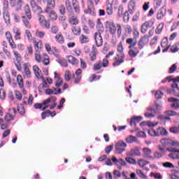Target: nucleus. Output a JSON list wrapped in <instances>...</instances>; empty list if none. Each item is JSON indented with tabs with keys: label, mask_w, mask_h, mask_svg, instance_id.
Wrapping results in <instances>:
<instances>
[{
	"label": "nucleus",
	"mask_w": 179,
	"mask_h": 179,
	"mask_svg": "<svg viewBox=\"0 0 179 179\" xmlns=\"http://www.w3.org/2000/svg\"><path fill=\"white\" fill-rule=\"evenodd\" d=\"M65 6L67 13L80 14V3L78 0H66Z\"/></svg>",
	"instance_id": "nucleus-1"
},
{
	"label": "nucleus",
	"mask_w": 179,
	"mask_h": 179,
	"mask_svg": "<svg viewBox=\"0 0 179 179\" xmlns=\"http://www.w3.org/2000/svg\"><path fill=\"white\" fill-rule=\"evenodd\" d=\"M24 14L22 15L21 19L27 29H31V23L29 20L33 18V15H31V10L29 4H26L23 8Z\"/></svg>",
	"instance_id": "nucleus-2"
},
{
	"label": "nucleus",
	"mask_w": 179,
	"mask_h": 179,
	"mask_svg": "<svg viewBox=\"0 0 179 179\" xmlns=\"http://www.w3.org/2000/svg\"><path fill=\"white\" fill-rule=\"evenodd\" d=\"M118 54L117 57H115V62L113 63V66H118L124 62V59L125 58V55H124V47H122V42H120L117 45Z\"/></svg>",
	"instance_id": "nucleus-3"
},
{
	"label": "nucleus",
	"mask_w": 179,
	"mask_h": 179,
	"mask_svg": "<svg viewBox=\"0 0 179 179\" xmlns=\"http://www.w3.org/2000/svg\"><path fill=\"white\" fill-rule=\"evenodd\" d=\"M110 55H113V52H110L108 55H106V58L103 59V61H99L94 64V71H100L101 68H107L108 66V59Z\"/></svg>",
	"instance_id": "nucleus-4"
},
{
	"label": "nucleus",
	"mask_w": 179,
	"mask_h": 179,
	"mask_svg": "<svg viewBox=\"0 0 179 179\" xmlns=\"http://www.w3.org/2000/svg\"><path fill=\"white\" fill-rule=\"evenodd\" d=\"M45 50L47 51L48 54H50V55H54L56 58H59V50L55 46L51 48V44L50 43H45Z\"/></svg>",
	"instance_id": "nucleus-5"
},
{
	"label": "nucleus",
	"mask_w": 179,
	"mask_h": 179,
	"mask_svg": "<svg viewBox=\"0 0 179 179\" xmlns=\"http://www.w3.org/2000/svg\"><path fill=\"white\" fill-rule=\"evenodd\" d=\"M127 143L122 141H117L115 145V153L116 155H121L125 152V148H127Z\"/></svg>",
	"instance_id": "nucleus-6"
},
{
	"label": "nucleus",
	"mask_w": 179,
	"mask_h": 179,
	"mask_svg": "<svg viewBox=\"0 0 179 179\" xmlns=\"http://www.w3.org/2000/svg\"><path fill=\"white\" fill-rule=\"evenodd\" d=\"M38 20L41 27L48 29L51 27V22H50V20H47L44 15H38Z\"/></svg>",
	"instance_id": "nucleus-7"
},
{
	"label": "nucleus",
	"mask_w": 179,
	"mask_h": 179,
	"mask_svg": "<svg viewBox=\"0 0 179 179\" xmlns=\"http://www.w3.org/2000/svg\"><path fill=\"white\" fill-rule=\"evenodd\" d=\"M13 54L15 57V61L17 63L15 64V68L19 72H22V64L20 62H22V55L17 50H13Z\"/></svg>",
	"instance_id": "nucleus-8"
},
{
	"label": "nucleus",
	"mask_w": 179,
	"mask_h": 179,
	"mask_svg": "<svg viewBox=\"0 0 179 179\" xmlns=\"http://www.w3.org/2000/svg\"><path fill=\"white\" fill-rule=\"evenodd\" d=\"M87 8L84 10V13H85V15H90L91 16H96L93 0H87Z\"/></svg>",
	"instance_id": "nucleus-9"
},
{
	"label": "nucleus",
	"mask_w": 179,
	"mask_h": 179,
	"mask_svg": "<svg viewBox=\"0 0 179 179\" xmlns=\"http://www.w3.org/2000/svg\"><path fill=\"white\" fill-rule=\"evenodd\" d=\"M68 14V22L70 26H78L79 24V17L75 15V13H67Z\"/></svg>",
	"instance_id": "nucleus-10"
},
{
	"label": "nucleus",
	"mask_w": 179,
	"mask_h": 179,
	"mask_svg": "<svg viewBox=\"0 0 179 179\" xmlns=\"http://www.w3.org/2000/svg\"><path fill=\"white\" fill-rule=\"evenodd\" d=\"M30 6L35 13H37L38 15H42V13H44V10H43V8L41 6H38L37 3L36 2V0H31L30 1Z\"/></svg>",
	"instance_id": "nucleus-11"
},
{
	"label": "nucleus",
	"mask_w": 179,
	"mask_h": 179,
	"mask_svg": "<svg viewBox=\"0 0 179 179\" xmlns=\"http://www.w3.org/2000/svg\"><path fill=\"white\" fill-rule=\"evenodd\" d=\"M54 8H45L44 13H46L50 19V20L54 21L58 19V15L55 10H52Z\"/></svg>",
	"instance_id": "nucleus-12"
},
{
	"label": "nucleus",
	"mask_w": 179,
	"mask_h": 179,
	"mask_svg": "<svg viewBox=\"0 0 179 179\" xmlns=\"http://www.w3.org/2000/svg\"><path fill=\"white\" fill-rule=\"evenodd\" d=\"M160 143L162 146H176V148H179V142L178 141H173L169 138H162L160 140Z\"/></svg>",
	"instance_id": "nucleus-13"
},
{
	"label": "nucleus",
	"mask_w": 179,
	"mask_h": 179,
	"mask_svg": "<svg viewBox=\"0 0 179 179\" xmlns=\"http://www.w3.org/2000/svg\"><path fill=\"white\" fill-rule=\"evenodd\" d=\"M167 152H171V153L169 154V157L173 160H178L179 159V150H177L174 148H166Z\"/></svg>",
	"instance_id": "nucleus-14"
},
{
	"label": "nucleus",
	"mask_w": 179,
	"mask_h": 179,
	"mask_svg": "<svg viewBox=\"0 0 179 179\" xmlns=\"http://www.w3.org/2000/svg\"><path fill=\"white\" fill-rule=\"evenodd\" d=\"M142 120H143V117L141 116H134L131 119H127V122H129L130 127L135 128L136 124H139Z\"/></svg>",
	"instance_id": "nucleus-15"
},
{
	"label": "nucleus",
	"mask_w": 179,
	"mask_h": 179,
	"mask_svg": "<svg viewBox=\"0 0 179 179\" xmlns=\"http://www.w3.org/2000/svg\"><path fill=\"white\" fill-rule=\"evenodd\" d=\"M16 117V109L15 108L9 109V113H7L5 116V120L7 122L13 121Z\"/></svg>",
	"instance_id": "nucleus-16"
},
{
	"label": "nucleus",
	"mask_w": 179,
	"mask_h": 179,
	"mask_svg": "<svg viewBox=\"0 0 179 179\" xmlns=\"http://www.w3.org/2000/svg\"><path fill=\"white\" fill-rule=\"evenodd\" d=\"M113 163H114L115 166H117V168L119 170H121V169H122L121 166H127V162H125L124 159L121 158L117 159L115 157H113Z\"/></svg>",
	"instance_id": "nucleus-17"
},
{
	"label": "nucleus",
	"mask_w": 179,
	"mask_h": 179,
	"mask_svg": "<svg viewBox=\"0 0 179 179\" xmlns=\"http://www.w3.org/2000/svg\"><path fill=\"white\" fill-rule=\"evenodd\" d=\"M38 3H45V8H50V9H54L55 8V0H36Z\"/></svg>",
	"instance_id": "nucleus-18"
},
{
	"label": "nucleus",
	"mask_w": 179,
	"mask_h": 179,
	"mask_svg": "<svg viewBox=\"0 0 179 179\" xmlns=\"http://www.w3.org/2000/svg\"><path fill=\"white\" fill-rule=\"evenodd\" d=\"M33 101H34V96L31 94L29 95V97L24 96L22 98V104L24 106H33Z\"/></svg>",
	"instance_id": "nucleus-19"
},
{
	"label": "nucleus",
	"mask_w": 179,
	"mask_h": 179,
	"mask_svg": "<svg viewBox=\"0 0 179 179\" xmlns=\"http://www.w3.org/2000/svg\"><path fill=\"white\" fill-rule=\"evenodd\" d=\"M155 108H152L150 106L147 108V111H150V113H153L154 114H157V111L162 110V103L155 101Z\"/></svg>",
	"instance_id": "nucleus-20"
},
{
	"label": "nucleus",
	"mask_w": 179,
	"mask_h": 179,
	"mask_svg": "<svg viewBox=\"0 0 179 179\" xmlns=\"http://www.w3.org/2000/svg\"><path fill=\"white\" fill-rule=\"evenodd\" d=\"M94 37L97 47H101L103 45V37H101V33L100 31L96 32L94 34Z\"/></svg>",
	"instance_id": "nucleus-21"
},
{
	"label": "nucleus",
	"mask_w": 179,
	"mask_h": 179,
	"mask_svg": "<svg viewBox=\"0 0 179 179\" xmlns=\"http://www.w3.org/2000/svg\"><path fill=\"white\" fill-rule=\"evenodd\" d=\"M33 44L35 52H36V51H41L44 47V45H43V41L41 40L37 41L35 39L33 41Z\"/></svg>",
	"instance_id": "nucleus-22"
},
{
	"label": "nucleus",
	"mask_w": 179,
	"mask_h": 179,
	"mask_svg": "<svg viewBox=\"0 0 179 179\" xmlns=\"http://www.w3.org/2000/svg\"><path fill=\"white\" fill-rule=\"evenodd\" d=\"M155 24V22L152 21H146L141 25V33L145 34L148 31V29H150Z\"/></svg>",
	"instance_id": "nucleus-23"
},
{
	"label": "nucleus",
	"mask_w": 179,
	"mask_h": 179,
	"mask_svg": "<svg viewBox=\"0 0 179 179\" xmlns=\"http://www.w3.org/2000/svg\"><path fill=\"white\" fill-rule=\"evenodd\" d=\"M55 83L56 87H61L64 85V80L57 72H55Z\"/></svg>",
	"instance_id": "nucleus-24"
},
{
	"label": "nucleus",
	"mask_w": 179,
	"mask_h": 179,
	"mask_svg": "<svg viewBox=\"0 0 179 179\" xmlns=\"http://www.w3.org/2000/svg\"><path fill=\"white\" fill-rule=\"evenodd\" d=\"M33 72L37 78V79H43L44 77L41 75V70L40 69V67L37 64H35L32 66Z\"/></svg>",
	"instance_id": "nucleus-25"
},
{
	"label": "nucleus",
	"mask_w": 179,
	"mask_h": 179,
	"mask_svg": "<svg viewBox=\"0 0 179 179\" xmlns=\"http://www.w3.org/2000/svg\"><path fill=\"white\" fill-rule=\"evenodd\" d=\"M13 33L15 34L14 38L16 41L22 40V31H20L19 27H14L13 28Z\"/></svg>",
	"instance_id": "nucleus-26"
},
{
	"label": "nucleus",
	"mask_w": 179,
	"mask_h": 179,
	"mask_svg": "<svg viewBox=\"0 0 179 179\" xmlns=\"http://www.w3.org/2000/svg\"><path fill=\"white\" fill-rule=\"evenodd\" d=\"M3 19L6 24V26H10V15L9 14L8 10H3Z\"/></svg>",
	"instance_id": "nucleus-27"
},
{
	"label": "nucleus",
	"mask_w": 179,
	"mask_h": 179,
	"mask_svg": "<svg viewBox=\"0 0 179 179\" xmlns=\"http://www.w3.org/2000/svg\"><path fill=\"white\" fill-rule=\"evenodd\" d=\"M22 69L27 78H31V71L30 70V65L29 63H24L22 64Z\"/></svg>",
	"instance_id": "nucleus-28"
},
{
	"label": "nucleus",
	"mask_w": 179,
	"mask_h": 179,
	"mask_svg": "<svg viewBox=\"0 0 179 179\" xmlns=\"http://www.w3.org/2000/svg\"><path fill=\"white\" fill-rule=\"evenodd\" d=\"M149 43V36L145 35L143 37H142L140 41H138V48L140 50H142L146 44Z\"/></svg>",
	"instance_id": "nucleus-29"
},
{
	"label": "nucleus",
	"mask_w": 179,
	"mask_h": 179,
	"mask_svg": "<svg viewBox=\"0 0 179 179\" xmlns=\"http://www.w3.org/2000/svg\"><path fill=\"white\" fill-rule=\"evenodd\" d=\"M138 147H134L128 153L130 157H134V156L141 157V151Z\"/></svg>",
	"instance_id": "nucleus-30"
},
{
	"label": "nucleus",
	"mask_w": 179,
	"mask_h": 179,
	"mask_svg": "<svg viewBox=\"0 0 179 179\" xmlns=\"http://www.w3.org/2000/svg\"><path fill=\"white\" fill-rule=\"evenodd\" d=\"M50 56L48 55V54L43 52L41 64H43V65H45V66H48V65H50Z\"/></svg>",
	"instance_id": "nucleus-31"
},
{
	"label": "nucleus",
	"mask_w": 179,
	"mask_h": 179,
	"mask_svg": "<svg viewBox=\"0 0 179 179\" xmlns=\"http://www.w3.org/2000/svg\"><path fill=\"white\" fill-rule=\"evenodd\" d=\"M11 8H14L16 12L22 10V6L23 5V0H17V2L10 4Z\"/></svg>",
	"instance_id": "nucleus-32"
},
{
	"label": "nucleus",
	"mask_w": 179,
	"mask_h": 179,
	"mask_svg": "<svg viewBox=\"0 0 179 179\" xmlns=\"http://www.w3.org/2000/svg\"><path fill=\"white\" fill-rule=\"evenodd\" d=\"M166 6H162L161 9H159L157 12V20H162L166 16Z\"/></svg>",
	"instance_id": "nucleus-33"
},
{
	"label": "nucleus",
	"mask_w": 179,
	"mask_h": 179,
	"mask_svg": "<svg viewBox=\"0 0 179 179\" xmlns=\"http://www.w3.org/2000/svg\"><path fill=\"white\" fill-rule=\"evenodd\" d=\"M135 9H136V3H135V0H131L128 3V10L130 15H132V13L135 12Z\"/></svg>",
	"instance_id": "nucleus-34"
},
{
	"label": "nucleus",
	"mask_w": 179,
	"mask_h": 179,
	"mask_svg": "<svg viewBox=\"0 0 179 179\" xmlns=\"http://www.w3.org/2000/svg\"><path fill=\"white\" fill-rule=\"evenodd\" d=\"M48 100H49V108L50 110H54L57 106V97L52 96L50 98H48Z\"/></svg>",
	"instance_id": "nucleus-35"
},
{
	"label": "nucleus",
	"mask_w": 179,
	"mask_h": 179,
	"mask_svg": "<svg viewBox=\"0 0 179 179\" xmlns=\"http://www.w3.org/2000/svg\"><path fill=\"white\" fill-rule=\"evenodd\" d=\"M79 41L80 44H87L90 41V38L89 36L82 34L79 37Z\"/></svg>",
	"instance_id": "nucleus-36"
},
{
	"label": "nucleus",
	"mask_w": 179,
	"mask_h": 179,
	"mask_svg": "<svg viewBox=\"0 0 179 179\" xmlns=\"http://www.w3.org/2000/svg\"><path fill=\"white\" fill-rule=\"evenodd\" d=\"M105 31L106 33H110V34H113V22L106 21L105 22Z\"/></svg>",
	"instance_id": "nucleus-37"
},
{
	"label": "nucleus",
	"mask_w": 179,
	"mask_h": 179,
	"mask_svg": "<svg viewBox=\"0 0 179 179\" xmlns=\"http://www.w3.org/2000/svg\"><path fill=\"white\" fill-rule=\"evenodd\" d=\"M45 94H61L62 93V90L59 89L57 90V88H53V90H51L50 88L45 90Z\"/></svg>",
	"instance_id": "nucleus-38"
},
{
	"label": "nucleus",
	"mask_w": 179,
	"mask_h": 179,
	"mask_svg": "<svg viewBox=\"0 0 179 179\" xmlns=\"http://www.w3.org/2000/svg\"><path fill=\"white\" fill-rule=\"evenodd\" d=\"M106 13L113 15V0H106Z\"/></svg>",
	"instance_id": "nucleus-39"
},
{
	"label": "nucleus",
	"mask_w": 179,
	"mask_h": 179,
	"mask_svg": "<svg viewBox=\"0 0 179 179\" xmlns=\"http://www.w3.org/2000/svg\"><path fill=\"white\" fill-rule=\"evenodd\" d=\"M71 31L74 36H79L82 31V28H80V26L71 25Z\"/></svg>",
	"instance_id": "nucleus-40"
},
{
	"label": "nucleus",
	"mask_w": 179,
	"mask_h": 179,
	"mask_svg": "<svg viewBox=\"0 0 179 179\" xmlns=\"http://www.w3.org/2000/svg\"><path fill=\"white\" fill-rule=\"evenodd\" d=\"M113 33L115 31H117V37L119 38L121 37V34H122V28L121 27V24H117L116 25H115L113 24Z\"/></svg>",
	"instance_id": "nucleus-41"
},
{
	"label": "nucleus",
	"mask_w": 179,
	"mask_h": 179,
	"mask_svg": "<svg viewBox=\"0 0 179 179\" xmlns=\"http://www.w3.org/2000/svg\"><path fill=\"white\" fill-rule=\"evenodd\" d=\"M143 153L145 159H148L149 160H151L152 156L150 155H152V150L148 148H143Z\"/></svg>",
	"instance_id": "nucleus-42"
},
{
	"label": "nucleus",
	"mask_w": 179,
	"mask_h": 179,
	"mask_svg": "<svg viewBox=\"0 0 179 179\" xmlns=\"http://www.w3.org/2000/svg\"><path fill=\"white\" fill-rule=\"evenodd\" d=\"M55 38L56 40V42L59 44H64V43H65V38H64V35H62V33L61 32L58 33L55 36Z\"/></svg>",
	"instance_id": "nucleus-43"
},
{
	"label": "nucleus",
	"mask_w": 179,
	"mask_h": 179,
	"mask_svg": "<svg viewBox=\"0 0 179 179\" xmlns=\"http://www.w3.org/2000/svg\"><path fill=\"white\" fill-rule=\"evenodd\" d=\"M17 83L20 89H23L24 87V80H23V76L20 74L17 76Z\"/></svg>",
	"instance_id": "nucleus-44"
},
{
	"label": "nucleus",
	"mask_w": 179,
	"mask_h": 179,
	"mask_svg": "<svg viewBox=\"0 0 179 179\" xmlns=\"http://www.w3.org/2000/svg\"><path fill=\"white\" fill-rule=\"evenodd\" d=\"M157 136H160V135H162V136H166V135H169V131H167L166 129L163 127H159L157 129Z\"/></svg>",
	"instance_id": "nucleus-45"
},
{
	"label": "nucleus",
	"mask_w": 179,
	"mask_h": 179,
	"mask_svg": "<svg viewBox=\"0 0 179 179\" xmlns=\"http://www.w3.org/2000/svg\"><path fill=\"white\" fill-rule=\"evenodd\" d=\"M68 62L71 64V65H78L79 64V60H78V59L74 56L69 55L68 56Z\"/></svg>",
	"instance_id": "nucleus-46"
},
{
	"label": "nucleus",
	"mask_w": 179,
	"mask_h": 179,
	"mask_svg": "<svg viewBox=\"0 0 179 179\" xmlns=\"http://www.w3.org/2000/svg\"><path fill=\"white\" fill-rule=\"evenodd\" d=\"M34 59L38 64H41V58L43 57V53L40 51L34 52Z\"/></svg>",
	"instance_id": "nucleus-47"
},
{
	"label": "nucleus",
	"mask_w": 179,
	"mask_h": 179,
	"mask_svg": "<svg viewBox=\"0 0 179 179\" xmlns=\"http://www.w3.org/2000/svg\"><path fill=\"white\" fill-rule=\"evenodd\" d=\"M35 36L38 37V38H44L45 37V31L37 29L35 32Z\"/></svg>",
	"instance_id": "nucleus-48"
},
{
	"label": "nucleus",
	"mask_w": 179,
	"mask_h": 179,
	"mask_svg": "<svg viewBox=\"0 0 179 179\" xmlns=\"http://www.w3.org/2000/svg\"><path fill=\"white\" fill-rule=\"evenodd\" d=\"M72 78H75V74L71 73L69 71H66L64 79L66 82H69Z\"/></svg>",
	"instance_id": "nucleus-49"
},
{
	"label": "nucleus",
	"mask_w": 179,
	"mask_h": 179,
	"mask_svg": "<svg viewBox=\"0 0 179 179\" xmlns=\"http://www.w3.org/2000/svg\"><path fill=\"white\" fill-rule=\"evenodd\" d=\"M138 53L139 50H138V48H135L134 49H131L130 50H129V55L131 58H135V57H136Z\"/></svg>",
	"instance_id": "nucleus-50"
},
{
	"label": "nucleus",
	"mask_w": 179,
	"mask_h": 179,
	"mask_svg": "<svg viewBox=\"0 0 179 179\" xmlns=\"http://www.w3.org/2000/svg\"><path fill=\"white\" fill-rule=\"evenodd\" d=\"M17 111L20 115H24L26 113V109H24V105L23 103L17 106Z\"/></svg>",
	"instance_id": "nucleus-51"
},
{
	"label": "nucleus",
	"mask_w": 179,
	"mask_h": 179,
	"mask_svg": "<svg viewBox=\"0 0 179 179\" xmlns=\"http://www.w3.org/2000/svg\"><path fill=\"white\" fill-rule=\"evenodd\" d=\"M126 42L129 44V48H134L136 45V41L134 40L132 38H129L127 39Z\"/></svg>",
	"instance_id": "nucleus-52"
},
{
	"label": "nucleus",
	"mask_w": 179,
	"mask_h": 179,
	"mask_svg": "<svg viewBox=\"0 0 179 179\" xmlns=\"http://www.w3.org/2000/svg\"><path fill=\"white\" fill-rule=\"evenodd\" d=\"M95 59H97V51L94 49L90 53V60L94 62Z\"/></svg>",
	"instance_id": "nucleus-53"
},
{
	"label": "nucleus",
	"mask_w": 179,
	"mask_h": 179,
	"mask_svg": "<svg viewBox=\"0 0 179 179\" xmlns=\"http://www.w3.org/2000/svg\"><path fill=\"white\" fill-rule=\"evenodd\" d=\"M125 141L127 143H134V142H137V139L135 136L130 135L125 138Z\"/></svg>",
	"instance_id": "nucleus-54"
},
{
	"label": "nucleus",
	"mask_w": 179,
	"mask_h": 179,
	"mask_svg": "<svg viewBox=\"0 0 179 179\" xmlns=\"http://www.w3.org/2000/svg\"><path fill=\"white\" fill-rule=\"evenodd\" d=\"M163 29H164V23L162 22L158 24L155 29L156 34H160L163 31Z\"/></svg>",
	"instance_id": "nucleus-55"
},
{
	"label": "nucleus",
	"mask_w": 179,
	"mask_h": 179,
	"mask_svg": "<svg viewBox=\"0 0 179 179\" xmlns=\"http://www.w3.org/2000/svg\"><path fill=\"white\" fill-rule=\"evenodd\" d=\"M12 16H13V19L15 22V23H20L22 17H20V15H19V14H17L16 13H13Z\"/></svg>",
	"instance_id": "nucleus-56"
},
{
	"label": "nucleus",
	"mask_w": 179,
	"mask_h": 179,
	"mask_svg": "<svg viewBox=\"0 0 179 179\" xmlns=\"http://www.w3.org/2000/svg\"><path fill=\"white\" fill-rule=\"evenodd\" d=\"M148 163H149V162H148L145 159H140L137 160V164L141 168H143L144 166L148 165Z\"/></svg>",
	"instance_id": "nucleus-57"
},
{
	"label": "nucleus",
	"mask_w": 179,
	"mask_h": 179,
	"mask_svg": "<svg viewBox=\"0 0 179 179\" xmlns=\"http://www.w3.org/2000/svg\"><path fill=\"white\" fill-rule=\"evenodd\" d=\"M14 93L15 99H17V100H18L19 101H22V100H23V94H21L20 92L15 90Z\"/></svg>",
	"instance_id": "nucleus-58"
},
{
	"label": "nucleus",
	"mask_w": 179,
	"mask_h": 179,
	"mask_svg": "<svg viewBox=\"0 0 179 179\" xmlns=\"http://www.w3.org/2000/svg\"><path fill=\"white\" fill-rule=\"evenodd\" d=\"M48 103H50V100H48V99H45L42 102V107H43L42 111L47 110V108L50 107V104Z\"/></svg>",
	"instance_id": "nucleus-59"
},
{
	"label": "nucleus",
	"mask_w": 179,
	"mask_h": 179,
	"mask_svg": "<svg viewBox=\"0 0 179 179\" xmlns=\"http://www.w3.org/2000/svg\"><path fill=\"white\" fill-rule=\"evenodd\" d=\"M163 155L161 152H154L153 156H152L151 160H155L156 159H162Z\"/></svg>",
	"instance_id": "nucleus-60"
},
{
	"label": "nucleus",
	"mask_w": 179,
	"mask_h": 179,
	"mask_svg": "<svg viewBox=\"0 0 179 179\" xmlns=\"http://www.w3.org/2000/svg\"><path fill=\"white\" fill-rule=\"evenodd\" d=\"M58 31H59V29L57 25H52L50 28V33L52 34H58Z\"/></svg>",
	"instance_id": "nucleus-61"
},
{
	"label": "nucleus",
	"mask_w": 179,
	"mask_h": 179,
	"mask_svg": "<svg viewBox=\"0 0 179 179\" xmlns=\"http://www.w3.org/2000/svg\"><path fill=\"white\" fill-rule=\"evenodd\" d=\"M25 35L27 36L28 41L31 42V40L33 38V34H31V32H30V30L26 29Z\"/></svg>",
	"instance_id": "nucleus-62"
},
{
	"label": "nucleus",
	"mask_w": 179,
	"mask_h": 179,
	"mask_svg": "<svg viewBox=\"0 0 179 179\" xmlns=\"http://www.w3.org/2000/svg\"><path fill=\"white\" fill-rule=\"evenodd\" d=\"M136 173L141 177V178L148 179V176L145 175V173H143V171H142L141 170L136 169Z\"/></svg>",
	"instance_id": "nucleus-63"
},
{
	"label": "nucleus",
	"mask_w": 179,
	"mask_h": 179,
	"mask_svg": "<svg viewBox=\"0 0 179 179\" xmlns=\"http://www.w3.org/2000/svg\"><path fill=\"white\" fill-rule=\"evenodd\" d=\"M58 9L60 14L65 15L66 13V8H65V6L61 4L59 6Z\"/></svg>",
	"instance_id": "nucleus-64"
}]
</instances>
